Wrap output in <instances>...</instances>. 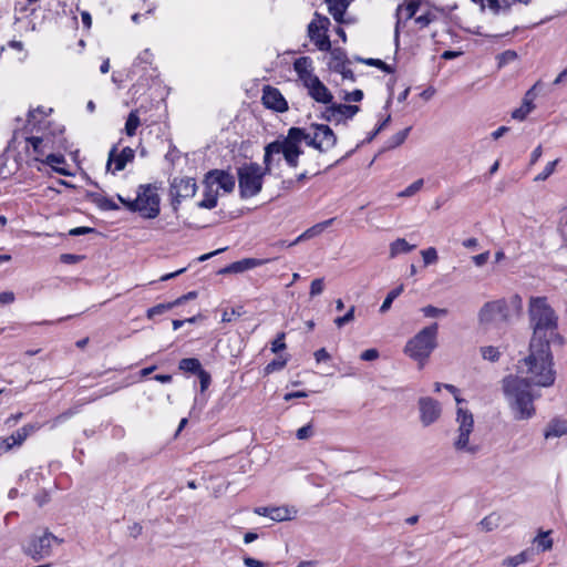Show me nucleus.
<instances>
[{
    "mask_svg": "<svg viewBox=\"0 0 567 567\" xmlns=\"http://www.w3.org/2000/svg\"><path fill=\"white\" fill-rule=\"evenodd\" d=\"M306 143L321 153L328 152L337 144V136L330 126L326 124H312L309 130L290 127L286 136L279 137L265 147L264 164L267 171L274 156L282 155L289 167L296 168L299 156L302 154L301 144Z\"/></svg>",
    "mask_w": 567,
    "mask_h": 567,
    "instance_id": "1",
    "label": "nucleus"
},
{
    "mask_svg": "<svg viewBox=\"0 0 567 567\" xmlns=\"http://www.w3.org/2000/svg\"><path fill=\"white\" fill-rule=\"evenodd\" d=\"M518 371L529 384L550 386L555 382L553 354L547 343H529V354L518 365Z\"/></svg>",
    "mask_w": 567,
    "mask_h": 567,
    "instance_id": "2",
    "label": "nucleus"
},
{
    "mask_svg": "<svg viewBox=\"0 0 567 567\" xmlns=\"http://www.w3.org/2000/svg\"><path fill=\"white\" fill-rule=\"evenodd\" d=\"M503 390L514 420L527 421L534 417V400L538 394L533 392L532 384L526 379L522 375H508L503 380Z\"/></svg>",
    "mask_w": 567,
    "mask_h": 567,
    "instance_id": "3",
    "label": "nucleus"
},
{
    "mask_svg": "<svg viewBox=\"0 0 567 567\" xmlns=\"http://www.w3.org/2000/svg\"><path fill=\"white\" fill-rule=\"evenodd\" d=\"M533 337L530 343H547L558 339L557 317L545 298H532L529 303Z\"/></svg>",
    "mask_w": 567,
    "mask_h": 567,
    "instance_id": "4",
    "label": "nucleus"
},
{
    "mask_svg": "<svg viewBox=\"0 0 567 567\" xmlns=\"http://www.w3.org/2000/svg\"><path fill=\"white\" fill-rule=\"evenodd\" d=\"M456 429L452 439L455 453L463 456L476 457L483 450V444L474 434L475 421L473 413L464 408L456 409Z\"/></svg>",
    "mask_w": 567,
    "mask_h": 567,
    "instance_id": "5",
    "label": "nucleus"
},
{
    "mask_svg": "<svg viewBox=\"0 0 567 567\" xmlns=\"http://www.w3.org/2000/svg\"><path fill=\"white\" fill-rule=\"evenodd\" d=\"M522 310V298L515 295L507 299L485 302L478 311V322L483 327L509 322Z\"/></svg>",
    "mask_w": 567,
    "mask_h": 567,
    "instance_id": "6",
    "label": "nucleus"
},
{
    "mask_svg": "<svg viewBox=\"0 0 567 567\" xmlns=\"http://www.w3.org/2000/svg\"><path fill=\"white\" fill-rule=\"evenodd\" d=\"M437 323L423 328L406 342L403 350L404 353L423 367L437 346Z\"/></svg>",
    "mask_w": 567,
    "mask_h": 567,
    "instance_id": "7",
    "label": "nucleus"
},
{
    "mask_svg": "<svg viewBox=\"0 0 567 567\" xmlns=\"http://www.w3.org/2000/svg\"><path fill=\"white\" fill-rule=\"evenodd\" d=\"M118 200L132 212H138L142 217L153 219L159 214V196L156 188L151 185H141L135 199H125L121 195Z\"/></svg>",
    "mask_w": 567,
    "mask_h": 567,
    "instance_id": "8",
    "label": "nucleus"
},
{
    "mask_svg": "<svg viewBox=\"0 0 567 567\" xmlns=\"http://www.w3.org/2000/svg\"><path fill=\"white\" fill-rule=\"evenodd\" d=\"M274 162L275 159L271 163ZM270 171L271 168L267 171L266 167L262 168L257 163H249L239 167L238 183L241 197L249 198L257 195L261 190L264 175Z\"/></svg>",
    "mask_w": 567,
    "mask_h": 567,
    "instance_id": "9",
    "label": "nucleus"
},
{
    "mask_svg": "<svg viewBox=\"0 0 567 567\" xmlns=\"http://www.w3.org/2000/svg\"><path fill=\"white\" fill-rule=\"evenodd\" d=\"M61 542L52 533L45 530L42 535H32L23 545L22 551L34 561H40L49 558L52 555L53 545Z\"/></svg>",
    "mask_w": 567,
    "mask_h": 567,
    "instance_id": "10",
    "label": "nucleus"
},
{
    "mask_svg": "<svg viewBox=\"0 0 567 567\" xmlns=\"http://www.w3.org/2000/svg\"><path fill=\"white\" fill-rule=\"evenodd\" d=\"M329 24L328 18L317 16L308 25V35L320 51L331 50V42L326 34Z\"/></svg>",
    "mask_w": 567,
    "mask_h": 567,
    "instance_id": "11",
    "label": "nucleus"
},
{
    "mask_svg": "<svg viewBox=\"0 0 567 567\" xmlns=\"http://www.w3.org/2000/svg\"><path fill=\"white\" fill-rule=\"evenodd\" d=\"M417 405L420 411V421L423 426H430L441 417L442 408L436 400L430 396H423L419 399Z\"/></svg>",
    "mask_w": 567,
    "mask_h": 567,
    "instance_id": "12",
    "label": "nucleus"
},
{
    "mask_svg": "<svg viewBox=\"0 0 567 567\" xmlns=\"http://www.w3.org/2000/svg\"><path fill=\"white\" fill-rule=\"evenodd\" d=\"M134 156L135 152L131 147H124L118 154L116 153V147H113L109 153L106 168L113 174L121 172L127 163L134 159Z\"/></svg>",
    "mask_w": 567,
    "mask_h": 567,
    "instance_id": "13",
    "label": "nucleus"
},
{
    "mask_svg": "<svg viewBox=\"0 0 567 567\" xmlns=\"http://www.w3.org/2000/svg\"><path fill=\"white\" fill-rule=\"evenodd\" d=\"M303 86L307 89L308 95L318 103L329 104L333 100L332 93L318 76Z\"/></svg>",
    "mask_w": 567,
    "mask_h": 567,
    "instance_id": "14",
    "label": "nucleus"
},
{
    "mask_svg": "<svg viewBox=\"0 0 567 567\" xmlns=\"http://www.w3.org/2000/svg\"><path fill=\"white\" fill-rule=\"evenodd\" d=\"M208 183L215 185L217 189H223L225 193H230L235 188V177L221 169L209 171L206 175Z\"/></svg>",
    "mask_w": 567,
    "mask_h": 567,
    "instance_id": "15",
    "label": "nucleus"
},
{
    "mask_svg": "<svg viewBox=\"0 0 567 567\" xmlns=\"http://www.w3.org/2000/svg\"><path fill=\"white\" fill-rule=\"evenodd\" d=\"M262 103L267 109L284 112L288 109L287 101L276 87L266 86L262 93Z\"/></svg>",
    "mask_w": 567,
    "mask_h": 567,
    "instance_id": "16",
    "label": "nucleus"
},
{
    "mask_svg": "<svg viewBox=\"0 0 567 567\" xmlns=\"http://www.w3.org/2000/svg\"><path fill=\"white\" fill-rule=\"evenodd\" d=\"M172 195L176 198H188L196 194V182L194 178H175L172 183Z\"/></svg>",
    "mask_w": 567,
    "mask_h": 567,
    "instance_id": "17",
    "label": "nucleus"
},
{
    "mask_svg": "<svg viewBox=\"0 0 567 567\" xmlns=\"http://www.w3.org/2000/svg\"><path fill=\"white\" fill-rule=\"evenodd\" d=\"M293 70L303 85L317 78L313 73V62L309 56L298 58L293 62Z\"/></svg>",
    "mask_w": 567,
    "mask_h": 567,
    "instance_id": "18",
    "label": "nucleus"
},
{
    "mask_svg": "<svg viewBox=\"0 0 567 567\" xmlns=\"http://www.w3.org/2000/svg\"><path fill=\"white\" fill-rule=\"evenodd\" d=\"M266 262H267V260H264V259L245 258V259L231 262L230 265L220 269L219 274H221V275L240 274V272L254 269L256 267L262 266Z\"/></svg>",
    "mask_w": 567,
    "mask_h": 567,
    "instance_id": "19",
    "label": "nucleus"
},
{
    "mask_svg": "<svg viewBox=\"0 0 567 567\" xmlns=\"http://www.w3.org/2000/svg\"><path fill=\"white\" fill-rule=\"evenodd\" d=\"M535 87L536 85L525 93L520 107L514 110L512 113L513 118L523 121L534 110V100L536 99Z\"/></svg>",
    "mask_w": 567,
    "mask_h": 567,
    "instance_id": "20",
    "label": "nucleus"
},
{
    "mask_svg": "<svg viewBox=\"0 0 567 567\" xmlns=\"http://www.w3.org/2000/svg\"><path fill=\"white\" fill-rule=\"evenodd\" d=\"M419 10V3L416 1H410L406 4L399 6L396 9V23L394 30V38L398 42L399 40V29L401 24V20H410L412 19Z\"/></svg>",
    "mask_w": 567,
    "mask_h": 567,
    "instance_id": "21",
    "label": "nucleus"
},
{
    "mask_svg": "<svg viewBox=\"0 0 567 567\" xmlns=\"http://www.w3.org/2000/svg\"><path fill=\"white\" fill-rule=\"evenodd\" d=\"M567 435V420L555 417L550 420L545 430V440L557 439Z\"/></svg>",
    "mask_w": 567,
    "mask_h": 567,
    "instance_id": "22",
    "label": "nucleus"
},
{
    "mask_svg": "<svg viewBox=\"0 0 567 567\" xmlns=\"http://www.w3.org/2000/svg\"><path fill=\"white\" fill-rule=\"evenodd\" d=\"M218 189L215 185L208 183V178H204V198L198 203L200 208L213 209L217 206Z\"/></svg>",
    "mask_w": 567,
    "mask_h": 567,
    "instance_id": "23",
    "label": "nucleus"
},
{
    "mask_svg": "<svg viewBox=\"0 0 567 567\" xmlns=\"http://www.w3.org/2000/svg\"><path fill=\"white\" fill-rule=\"evenodd\" d=\"M47 116L48 113L44 107L39 106L35 110H31L28 115L27 127L30 132H33L34 130L40 131Z\"/></svg>",
    "mask_w": 567,
    "mask_h": 567,
    "instance_id": "24",
    "label": "nucleus"
},
{
    "mask_svg": "<svg viewBox=\"0 0 567 567\" xmlns=\"http://www.w3.org/2000/svg\"><path fill=\"white\" fill-rule=\"evenodd\" d=\"M298 511L293 506H276L271 507L270 519L274 522H285L293 519Z\"/></svg>",
    "mask_w": 567,
    "mask_h": 567,
    "instance_id": "25",
    "label": "nucleus"
},
{
    "mask_svg": "<svg viewBox=\"0 0 567 567\" xmlns=\"http://www.w3.org/2000/svg\"><path fill=\"white\" fill-rule=\"evenodd\" d=\"M41 425L39 423H28L23 425L22 427L18 429L11 436L13 444H17V446H20L23 444V442L34 432H37Z\"/></svg>",
    "mask_w": 567,
    "mask_h": 567,
    "instance_id": "26",
    "label": "nucleus"
},
{
    "mask_svg": "<svg viewBox=\"0 0 567 567\" xmlns=\"http://www.w3.org/2000/svg\"><path fill=\"white\" fill-rule=\"evenodd\" d=\"M328 6L329 13L337 22H342V18L349 6L347 0H324Z\"/></svg>",
    "mask_w": 567,
    "mask_h": 567,
    "instance_id": "27",
    "label": "nucleus"
},
{
    "mask_svg": "<svg viewBox=\"0 0 567 567\" xmlns=\"http://www.w3.org/2000/svg\"><path fill=\"white\" fill-rule=\"evenodd\" d=\"M350 61L347 58V54L341 49H333L331 50V58L329 62V68L333 72H337L338 70H343V65H349Z\"/></svg>",
    "mask_w": 567,
    "mask_h": 567,
    "instance_id": "28",
    "label": "nucleus"
},
{
    "mask_svg": "<svg viewBox=\"0 0 567 567\" xmlns=\"http://www.w3.org/2000/svg\"><path fill=\"white\" fill-rule=\"evenodd\" d=\"M153 60H154V55L151 52V50L150 49H145L136 58L135 63L133 64L132 72L135 73L138 68H141L142 71H146L147 66H152Z\"/></svg>",
    "mask_w": 567,
    "mask_h": 567,
    "instance_id": "29",
    "label": "nucleus"
},
{
    "mask_svg": "<svg viewBox=\"0 0 567 567\" xmlns=\"http://www.w3.org/2000/svg\"><path fill=\"white\" fill-rule=\"evenodd\" d=\"M415 248L414 245H410L404 238H399L390 245V257L394 258L400 254L410 252Z\"/></svg>",
    "mask_w": 567,
    "mask_h": 567,
    "instance_id": "30",
    "label": "nucleus"
},
{
    "mask_svg": "<svg viewBox=\"0 0 567 567\" xmlns=\"http://www.w3.org/2000/svg\"><path fill=\"white\" fill-rule=\"evenodd\" d=\"M359 111L360 107L357 105L337 103L339 124L351 120Z\"/></svg>",
    "mask_w": 567,
    "mask_h": 567,
    "instance_id": "31",
    "label": "nucleus"
},
{
    "mask_svg": "<svg viewBox=\"0 0 567 567\" xmlns=\"http://www.w3.org/2000/svg\"><path fill=\"white\" fill-rule=\"evenodd\" d=\"M25 140L32 146L34 153L38 155H44L45 151L49 148V138H47L44 135H32L27 137Z\"/></svg>",
    "mask_w": 567,
    "mask_h": 567,
    "instance_id": "32",
    "label": "nucleus"
},
{
    "mask_svg": "<svg viewBox=\"0 0 567 567\" xmlns=\"http://www.w3.org/2000/svg\"><path fill=\"white\" fill-rule=\"evenodd\" d=\"M551 530H540L534 538L533 543L536 544L538 550L547 551L553 548V539L549 537Z\"/></svg>",
    "mask_w": 567,
    "mask_h": 567,
    "instance_id": "33",
    "label": "nucleus"
},
{
    "mask_svg": "<svg viewBox=\"0 0 567 567\" xmlns=\"http://www.w3.org/2000/svg\"><path fill=\"white\" fill-rule=\"evenodd\" d=\"M45 163L59 174L64 176L70 175L69 171L62 166L65 163V159L62 155L49 154L45 158Z\"/></svg>",
    "mask_w": 567,
    "mask_h": 567,
    "instance_id": "34",
    "label": "nucleus"
},
{
    "mask_svg": "<svg viewBox=\"0 0 567 567\" xmlns=\"http://www.w3.org/2000/svg\"><path fill=\"white\" fill-rule=\"evenodd\" d=\"M178 368L185 372L198 373L203 368L198 359L185 358L178 363Z\"/></svg>",
    "mask_w": 567,
    "mask_h": 567,
    "instance_id": "35",
    "label": "nucleus"
},
{
    "mask_svg": "<svg viewBox=\"0 0 567 567\" xmlns=\"http://www.w3.org/2000/svg\"><path fill=\"white\" fill-rule=\"evenodd\" d=\"M499 524H501V515L497 513H492V514L487 515L486 517H484L480 522L481 528L485 532L494 530L495 528H497L499 526Z\"/></svg>",
    "mask_w": 567,
    "mask_h": 567,
    "instance_id": "36",
    "label": "nucleus"
},
{
    "mask_svg": "<svg viewBox=\"0 0 567 567\" xmlns=\"http://www.w3.org/2000/svg\"><path fill=\"white\" fill-rule=\"evenodd\" d=\"M140 124H141V121H140L137 111H132L126 118V123H125V127H124L126 135H128V136L135 135L136 130L140 126Z\"/></svg>",
    "mask_w": 567,
    "mask_h": 567,
    "instance_id": "37",
    "label": "nucleus"
},
{
    "mask_svg": "<svg viewBox=\"0 0 567 567\" xmlns=\"http://www.w3.org/2000/svg\"><path fill=\"white\" fill-rule=\"evenodd\" d=\"M403 290H404L403 285H400L399 287L392 289L388 293L385 299L383 300V302L380 307V312H382V313L386 312L391 308L392 302L403 292Z\"/></svg>",
    "mask_w": 567,
    "mask_h": 567,
    "instance_id": "38",
    "label": "nucleus"
},
{
    "mask_svg": "<svg viewBox=\"0 0 567 567\" xmlns=\"http://www.w3.org/2000/svg\"><path fill=\"white\" fill-rule=\"evenodd\" d=\"M333 218H330L328 220L313 225L312 227L305 230L306 236H308L309 239L319 236L326 228H328L333 223Z\"/></svg>",
    "mask_w": 567,
    "mask_h": 567,
    "instance_id": "39",
    "label": "nucleus"
},
{
    "mask_svg": "<svg viewBox=\"0 0 567 567\" xmlns=\"http://www.w3.org/2000/svg\"><path fill=\"white\" fill-rule=\"evenodd\" d=\"M174 307H176L175 301L156 305L147 310V318L153 319L155 316H159Z\"/></svg>",
    "mask_w": 567,
    "mask_h": 567,
    "instance_id": "40",
    "label": "nucleus"
},
{
    "mask_svg": "<svg viewBox=\"0 0 567 567\" xmlns=\"http://www.w3.org/2000/svg\"><path fill=\"white\" fill-rule=\"evenodd\" d=\"M327 105L328 106L322 112V118L326 120L327 122L339 124V117H338V112H337V103L331 102V103H329Z\"/></svg>",
    "mask_w": 567,
    "mask_h": 567,
    "instance_id": "41",
    "label": "nucleus"
},
{
    "mask_svg": "<svg viewBox=\"0 0 567 567\" xmlns=\"http://www.w3.org/2000/svg\"><path fill=\"white\" fill-rule=\"evenodd\" d=\"M410 131H411V127H406V128L395 133L393 136H391V138L388 142L389 143V147L390 148H394V147H398L401 144H403L404 141L406 140Z\"/></svg>",
    "mask_w": 567,
    "mask_h": 567,
    "instance_id": "42",
    "label": "nucleus"
},
{
    "mask_svg": "<svg viewBox=\"0 0 567 567\" xmlns=\"http://www.w3.org/2000/svg\"><path fill=\"white\" fill-rule=\"evenodd\" d=\"M424 181L422 178L416 179L405 189L398 194L399 197H411L416 194L423 187Z\"/></svg>",
    "mask_w": 567,
    "mask_h": 567,
    "instance_id": "43",
    "label": "nucleus"
},
{
    "mask_svg": "<svg viewBox=\"0 0 567 567\" xmlns=\"http://www.w3.org/2000/svg\"><path fill=\"white\" fill-rule=\"evenodd\" d=\"M422 313L427 318H436L441 316H446L447 310L444 308H436L434 306H425L421 309Z\"/></svg>",
    "mask_w": 567,
    "mask_h": 567,
    "instance_id": "44",
    "label": "nucleus"
},
{
    "mask_svg": "<svg viewBox=\"0 0 567 567\" xmlns=\"http://www.w3.org/2000/svg\"><path fill=\"white\" fill-rule=\"evenodd\" d=\"M558 162H559V159H555V161L548 162L547 165L545 166L544 171L542 173H539L535 177L534 181L535 182L546 181L554 173L555 167H556Z\"/></svg>",
    "mask_w": 567,
    "mask_h": 567,
    "instance_id": "45",
    "label": "nucleus"
},
{
    "mask_svg": "<svg viewBox=\"0 0 567 567\" xmlns=\"http://www.w3.org/2000/svg\"><path fill=\"white\" fill-rule=\"evenodd\" d=\"M481 353H482V357L485 359V360H488V361H492V362H495L499 359V351L497 348L495 347H492V346H487V347H483L481 349Z\"/></svg>",
    "mask_w": 567,
    "mask_h": 567,
    "instance_id": "46",
    "label": "nucleus"
},
{
    "mask_svg": "<svg viewBox=\"0 0 567 567\" xmlns=\"http://www.w3.org/2000/svg\"><path fill=\"white\" fill-rule=\"evenodd\" d=\"M489 9L494 13H498L501 10H507L512 6L509 0H487Z\"/></svg>",
    "mask_w": 567,
    "mask_h": 567,
    "instance_id": "47",
    "label": "nucleus"
},
{
    "mask_svg": "<svg viewBox=\"0 0 567 567\" xmlns=\"http://www.w3.org/2000/svg\"><path fill=\"white\" fill-rule=\"evenodd\" d=\"M354 311H355V307L354 306L350 307V309L347 311V313L344 316L337 317L333 320L334 324L338 328H342L344 324L353 321L354 320Z\"/></svg>",
    "mask_w": 567,
    "mask_h": 567,
    "instance_id": "48",
    "label": "nucleus"
},
{
    "mask_svg": "<svg viewBox=\"0 0 567 567\" xmlns=\"http://www.w3.org/2000/svg\"><path fill=\"white\" fill-rule=\"evenodd\" d=\"M526 561V553L522 551L518 555L507 557L504 559L503 565L507 567H517L518 565Z\"/></svg>",
    "mask_w": 567,
    "mask_h": 567,
    "instance_id": "49",
    "label": "nucleus"
},
{
    "mask_svg": "<svg viewBox=\"0 0 567 567\" xmlns=\"http://www.w3.org/2000/svg\"><path fill=\"white\" fill-rule=\"evenodd\" d=\"M425 266L432 265L437 261V251L434 247H430L421 251Z\"/></svg>",
    "mask_w": 567,
    "mask_h": 567,
    "instance_id": "50",
    "label": "nucleus"
},
{
    "mask_svg": "<svg viewBox=\"0 0 567 567\" xmlns=\"http://www.w3.org/2000/svg\"><path fill=\"white\" fill-rule=\"evenodd\" d=\"M96 205L103 210H115L118 209V206L110 198L99 196L95 199Z\"/></svg>",
    "mask_w": 567,
    "mask_h": 567,
    "instance_id": "51",
    "label": "nucleus"
},
{
    "mask_svg": "<svg viewBox=\"0 0 567 567\" xmlns=\"http://www.w3.org/2000/svg\"><path fill=\"white\" fill-rule=\"evenodd\" d=\"M323 289H324L323 278H317V279L312 280L311 285H310V291H309L310 297L313 298V297L321 295Z\"/></svg>",
    "mask_w": 567,
    "mask_h": 567,
    "instance_id": "52",
    "label": "nucleus"
},
{
    "mask_svg": "<svg viewBox=\"0 0 567 567\" xmlns=\"http://www.w3.org/2000/svg\"><path fill=\"white\" fill-rule=\"evenodd\" d=\"M342 99L346 102H360L363 99V92L361 90H354L352 92H344Z\"/></svg>",
    "mask_w": 567,
    "mask_h": 567,
    "instance_id": "53",
    "label": "nucleus"
},
{
    "mask_svg": "<svg viewBox=\"0 0 567 567\" xmlns=\"http://www.w3.org/2000/svg\"><path fill=\"white\" fill-rule=\"evenodd\" d=\"M364 63H367L368 65H373V66H377L388 73L392 72V69L390 65H388L385 62H383L382 60H379V59H367V60H362Z\"/></svg>",
    "mask_w": 567,
    "mask_h": 567,
    "instance_id": "54",
    "label": "nucleus"
},
{
    "mask_svg": "<svg viewBox=\"0 0 567 567\" xmlns=\"http://www.w3.org/2000/svg\"><path fill=\"white\" fill-rule=\"evenodd\" d=\"M285 339V333H280L278 334V337L272 341L271 343V351L274 353H277L284 349H286V343L284 341Z\"/></svg>",
    "mask_w": 567,
    "mask_h": 567,
    "instance_id": "55",
    "label": "nucleus"
},
{
    "mask_svg": "<svg viewBox=\"0 0 567 567\" xmlns=\"http://www.w3.org/2000/svg\"><path fill=\"white\" fill-rule=\"evenodd\" d=\"M198 378H199V382H200V390L202 391H205L209 384H210V375L207 371H205L204 369H202L198 373H197Z\"/></svg>",
    "mask_w": 567,
    "mask_h": 567,
    "instance_id": "56",
    "label": "nucleus"
},
{
    "mask_svg": "<svg viewBox=\"0 0 567 567\" xmlns=\"http://www.w3.org/2000/svg\"><path fill=\"white\" fill-rule=\"evenodd\" d=\"M434 14L431 13V12H426L424 14H421L417 18H415V22L421 27V28H424L426 25H429L433 19H434Z\"/></svg>",
    "mask_w": 567,
    "mask_h": 567,
    "instance_id": "57",
    "label": "nucleus"
},
{
    "mask_svg": "<svg viewBox=\"0 0 567 567\" xmlns=\"http://www.w3.org/2000/svg\"><path fill=\"white\" fill-rule=\"evenodd\" d=\"M312 433H313V431H312L311 424H307V425L298 429L296 435L299 440H307L312 435Z\"/></svg>",
    "mask_w": 567,
    "mask_h": 567,
    "instance_id": "58",
    "label": "nucleus"
},
{
    "mask_svg": "<svg viewBox=\"0 0 567 567\" xmlns=\"http://www.w3.org/2000/svg\"><path fill=\"white\" fill-rule=\"evenodd\" d=\"M363 361H372L379 358V351L377 349H368L360 355Z\"/></svg>",
    "mask_w": 567,
    "mask_h": 567,
    "instance_id": "59",
    "label": "nucleus"
},
{
    "mask_svg": "<svg viewBox=\"0 0 567 567\" xmlns=\"http://www.w3.org/2000/svg\"><path fill=\"white\" fill-rule=\"evenodd\" d=\"M241 315V312L239 310H236V309H231V310H225L223 316H221V321L223 322H230L233 321L235 318L239 317Z\"/></svg>",
    "mask_w": 567,
    "mask_h": 567,
    "instance_id": "60",
    "label": "nucleus"
},
{
    "mask_svg": "<svg viewBox=\"0 0 567 567\" xmlns=\"http://www.w3.org/2000/svg\"><path fill=\"white\" fill-rule=\"evenodd\" d=\"M489 258V251L482 252L480 255L473 256L472 260L477 267H482L487 262Z\"/></svg>",
    "mask_w": 567,
    "mask_h": 567,
    "instance_id": "61",
    "label": "nucleus"
},
{
    "mask_svg": "<svg viewBox=\"0 0 567 567\" xmlns=\"http://www.w3.org/2000/svg\"><path fill=\"white\" fill-rule=\"evenodd\" d=\"M286 365V360H275L266 365V372L270 373L275 370H280Z\"/></svg>",
    "mask_w": 567,
    "mask_h": 567,
    "instance_id": "62",
    "label": "nucleus"
},
{
    "mask_svg": "<svg viewBox=\"0 0 567 567\" xmlns=\"http://www.w3.org/2000/svg\"><path fill=\"white\" fill-rule=\"evenodd\" d=\"M337 73H340L343 80H348L350 82L355 81L354 74L349 65H343V70H338Z\"/></svg>",
    "mask_w": 567,
    "mask_h": 567,
    "instance_id": "63",
    "label": "nucleus"
},
{
    "mask_svg": "<svg viewBox=\"0 0 567 567\" xmlns=\"http://www.w3.org/2000/svg\"><path fill=\"white\" fill-rule=\"evenodd\" d=\"M244 564L246 567H265V564L258 559H255L252 557H245Z\"/></svg>",
    "mask_w": 567,
    "mask_h": 567,
    "instance_id": "64",
    "label": "nucleus"
}]
</instances>
